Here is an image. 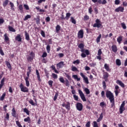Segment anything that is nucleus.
<instances>
[{
	"label": "nucleus",
	"instance_id": "14",
	"mask_svg": "<svg viewBox=\"0 0 127 127\" xmlns=\"http://www.w3.org/2000/svg\"><path fill=\"white\" fill-rule=\"evenodd\" d=\"M15 40L18 41V42H21L22 41V38H21V35L18 34L15 38Z\"/></svg>",
	"mask_w": 127,
	"mask_h": 127
},
{
	"label": "nucleus",
	"instance_id": "46",
	"mask_svg": "<svg viewBox=\"0 0 127 127\" xmlns=\"http://www.w3.org/2000/svg\"><path fill=\"white\" fill-rule=\"evenodd\" d=\"M70 19L72 23H73V24H76V20L74 19V17H71Z\"/></svg>",
	"mask_w": 127,
	"mask_h": 127
},
{
	"label": "nucleus",
	"instance_id": "47",
	"mask_svg": "<svg viewBox=\"0 0 127 127\" xmlns=\"http://www.w3.org/2000/svg\"><path fill=\"white\" fill-rule=\"evenodd\" d=\"M48 84H49V85L50 88H52V86H53V81H52V80H49V81H48Z\"/></svg>",
	"mask_w": 127,
	"mask_h": 127
},
{
	"label": "nucleus",
	"instance_id": "60",
	"mask_svg": "<svg viewBox=\"0 0 127 127\" xmlns=\"http://www.w3.org/2000/svg\"><path fill=\"white\" fill-rule=\"evenodd\" d=\"M93 127H99V126L98 125V123H97V122H93Z\"/></svg>",
	"mask_w": 127,
	"mask_h": 127
},
{
	"label": "nucleus",
	"instance_id": "12",
	"mask_svg": "<svg viewBox=\"0 0 127 127\" xmlns=\"http://www.w3.org/2000/svg\"><path fill=\"white\" fill-rule=\"evenodd\" d=\"M65 66V64H64V62H61L57 64V67L58 69H61L63 68Z\"/></svg>",
	"mask_w": 127,
	"mask_h": 127
},
{
	"label": "nucleus",
	"instance_id": "4",
	"mask_svg": "<svg viewBox=\"0 0 127 127\" xmlns=\"http://www.w3.org/2000/svg\"><path fill=\"white\" fill-rule=\"evenodd\" d=\"M19 88L21 89V92H23L24 93H28V88L26 86H24L23 84L21 83L19 85Z\"/></svg>",
	"mask_w": 127,
	"mask_h": 127
},
{
	"label": "nucleus",
	"instance_id": "19",
	"mask_svg": "<svg viewBox=\"0 0 127 127\" xmlns=\"http://www.w3.org/2000/svg\"><path fill=\"white\" fill-rule=\"evenodd\" d=\"M36 73L37 75L38 81L39 82H41V78H40V74L39 73V71H38V70L36 69Z\"/></svg>",
	"mask_w": 127,
	"mask_h": 127
},
{
	"label": "nucleus",
	"instance_id": "13",
	"mask_svg": "<svg viewBox=\"0 0 127 127\" xmlns=\"http://www.w3.org/2000/svg\"><path fill=\"white\" fill-rule=\"evenodd\" d=\"M125 10V8L124 7L119 6L117 7L116 9H115V12H124V11Z\"/></svg>",
	"mask_w": 127,
	"mask_h": 127
},
{
	"label": "nucleus",
	"instance_id": "64",
	"mask_svg": "<svg viewBox=\"0 0 127 127\" xmlns=\"http://www.w3.org/2000/svg\"><path fill=\"white\" fill-rule=\"evenodd\" d=\"M27 60L28 61H31L32 60H33V58L29 56L27 57Z\"/></svg>",
	"mask_w": 127,
	"mask_h": 127
},
{
	"label": "nucleus",
	"instance_id": "57",
	"mask_svg": "<svg viewBox=\"0 0 127 127\" xmlns=\"http://www.w3.org/2000/svg\"><path fill=\"white\" fill-rule=\"evenodd\" d=\"M24 7L26 10H29V6L27 4H24Z\"/></svg>",
	"mask_w": 127,
	"mask_h": 127
},
{
	"label": "nucleus",
	"instance_id": "24",
	"mask_svg": "<svg viewBox=\"0 0 127 127\" xmlns=\"http://www.w3.org/2000/svg\"><path fill=\"white\" fill-rule=\"evenodd\" d=\"M103 118H104V116H103V113H101L100 115V117L97 119V122L100 123V122H101V121H102L103 120Z\"/></svg>",
	"mask_w": 127,
	"mask_h": 127
},
{
	"label": "nucleus",
	"instance_id": "34",
	"mask_svg": "<svg viewBox=\"0 0 127 127\" xmlns=\"http://www.w3.org/2000/svg\"><path fill=\"white\" fill-rule=\"evenodd\" d=\"M109 73L107 72H105L103 73V79L104 78H109Z\"/></svg>",
	"mask_w": 127,
	"mask_h": 127
},
{
	"label": "nucleus",
	"instance_id": "55",
	"mask_svg": "<svg viewBox=\"0 0 127 127\" xmlns=\"http://www.w3.org/2000/svg\"><path fill=\"white\" fill-rule=\"evenodd\" d=\"M16 124L18 127H22V126H21V124H20V122H19L18 121H16Z\"/></svg>",
	"mask_w": 127,
	"mask_h": 127
},
{
	"label": "nucleus",
	"instance_id": "52",
	"mask_svg": "<svg viewBox=\"0 0 127 127\" xmlns=\"http://www.w3.org/2000/svg\"><path fill=\"white\" fill-rule=\"evenodd\" d=\"M5 79H6L5 78L3 77L1 79V81H0V84L1 85H3V86L4 85V81H5Z\"/></svg>",
	"mask_w": 127,
	"mask_h": 127
},
{
	"label": "nucleus",
	"instance_id": "37",
	"mask_svg": "<svg viewBox=\"0 0 127 127\" xmlns=\"http://www.w3.org/2000/svg\"><path fill=\"white\" fill-rule=\"evenodd\" d=\"M4 118L5 121H9V114L6 113Z\"/></svg>",
	"mask_w": 127,
	"mask_h": 127
},
{
	"label": "nucleus",
	"instance_id": "35",
	"mask_svg": "<svg viewBox=\"0 0 127 127\" xmlns=\"http://www.w3.org/2000/svg\"><path fill=\"white\" fill-rule=\"evenodd\" d=\"M70 16H71V13H70V12L66 13V16L65 17V19H66V20H68V19L70 18Z\"/></svg>",
	"mask_w": 127,
	"mask_h": 127
},
{
	"label": "nucleus",
	"instance_id": "21",
	"mask_svg": "<svg viewBox=\"0 0 127 127\" xmlns=\"http://www.w3.org/2000/svg\"><path fill=\"white\" fill-rule=\"evenodd\" d=\"M24 122L30 124V123H31V119H30V117H27L26 118L24 119Z\"/></svg>",
	"mask_w": 127,
	"mask_h": 127
},
{
	"label": "nucleus",
	"instance_id": "63",
	"mask_svg": "<svg viewBox=\"0 0 127 127\" xmlns=\"http://www.w3.org/2000/svg\"><path fill=\"white\" fill-rule=\"evenodd\" d=\"M41 34L43 37H45V32L43 30L41 31Z\"/></svg>",
	"mask_w": 127,
	"mask_h": 127
},
{
	"label": "nucleus",
	"instance_id": "1",
	"mask_svg": "<svg viewBox=\"0 0 127 127\" xmlns=\"http://www.w3.org/2000/svg\"><path fill=\"white\" fill-rule=\"evenodd\" d=\"M78 48L81 50V52H82L81 54V57L82 58H86L87 56L90 55V51L89 50H85L84 49V47H85V45L83 43H80L78 45Z\"/></svg>",
	"mask_w": 127,
	"mask_h": 127
},
{
	"label": "nucleus",
	"instance_id": "39",
	"mask_svg": "<svg viewBox=\"0 0 127 127\" xmlns=\"http://www.w3.org/2000/svg\"><path fill=\"white\" fill-rule=\"evenodd\" d=\"M28 102L32 106H35V103H34L32 99H30Z\"/></svg>",
	"mask_w": 127,
	"mask_h": 127
},
{
	"label": "nucleus",
	"instance_id": "5",
	"mask_svg": "<svg viewBox=\"0 0 127 127\" xmlns=\"http://www.w3.org/2000/svg\"><path fill=\"white\" fill-rule=\"evenodd\" d=\"M125 105L126 102L123 101L119 108V112L120 114H123V113H124V111H126V108L125 107Z\"/></svg>",
	"mask_w": 127,
	"mask_h": 127
},
{
	"label": "nucleus",
	"instance_id": "3",
	"mask_svg": "<svg viewBox=\"0 0 127 127\" xmlns=\"http://www.w3.org/2000/svg\"><path fill=\"white\" fill-rule=\"evenodd\" d=\"M93 27H97V28H102L103 27V25H102V22L101 20L99 19H96L95 20V23L93 25Z\"/></svg>",
	"mask_w": 127,
	"mask_h": 127
},
{
	"label": "nucleus",
	"instance_id": "17",
	"mask_svg": "<svg viewBox=\"0 0 127 127\" xmlns=\"http://www.w3.org/2000/svg\"><path fill=\"white\" fill-rule=\"evenodd\" d=\"M25 33V39L26 40H27V41H29V40H30V37H29V34L28 33H27V31H25L24 32Z\"/></svg>",
	"mask_w": 127,
	"mask_h": 127
},
{
	"label": "nucleus",
	"instance_id": "50",
	"mask_svg": "<svg viewBox=\"0 0 127 127\" xmlns=\"http://www.w3.org/2000/svg\"><path fill=\"white\" fill-rule=\"evenodd\" d=\"M52 78H53V79H57V78H58V75H57V74L55 73H52Z\"/></svg>",
	"mask_w": 127,
	"mask_h": 127
},
{
	"label": "nucleus",
	"instance_id": "61",
	"mask_svg": "<svg viewBox=\"0 0 127 127\" xmlns=\"http://www.w3.org/2000/svg\"><path fill=\"white\" fill-rule=\"evenodd\" d=\"M100 106L101 108H104V106H106V104H105L104 102H102L100 103Z\"/></svg>",
	"mask_w": 127,
	"mask_h": 127
},
{
	"label": "nucleus",
	"instance_id": "38",
	"mask_svg": "<svg viewBox=\"0 0 127 127\" xmlns=\"http://www.w3.org/2000/svg\"><path fill=\"white\" fill-rule=\"evenodd\" d=\"M90 17L88 15H85L83 17L84 21H86V20H89Z\"/></svg>",
	"mask_w": 127,
	"mask_h": 127
},
{
	"label": "nucleus",
	"instance_id": "58",
	"mask_svg": "<svg viewBox=\"0 0 127 127\" xmlns=\"http://www.w3.org/2000/svg\"><path fill=\"white\" fill-rule=\"evenodd\" d=\"M18 8H19V10H20L21 11H23V7L22 6V4L19 5L18 6Z\"/></svg>",
	"mask_w": 127,
	"mask_h": 127
},
{
	"label": "nucleus",
	"instance_id": "2",
	"mask_svg": "<svg viewBox=\"0 0 127 127\" xmlns=\"http://www.w3.org/2000/svg\"><path fill=\"white\" fill-rule=\"evenodd\" d=\"M106 96L110 100L111 103V107L114 108L115 107V97L114 94L110 91L107 90L106 92Z\"/></svg>",
	"mask_w": 127,
	"mask_h": 127
},
{
	"label": "nucleus",
	"instance_id": "20",
	"mask_svg": "<svg viewBox=\"0 0 127 127\" xmlns=\"http://www.w3.org/2000/svg\"><path fill=\"white\" fill-rule=\"evenodd\" d=\"M28 79H29V76H27L25 78V81L26 82V86L27 87H29L30 85V83H29V81L28 80Z\"/></svg>",
	"mask_w": 127,
	"mask_h": 127
},
{
	"label": "nucleus",
	"instance_id": "28",
	"mask_svg": "<svg viewBox=\"0 0 127 127\" xmlns=\"http://www.w3.org/2000/svg\"><path fill=\"white\" fill-rule=\"evenodd\" d=\"M5 96H6V93L4 92L0 98V101H3L4 100V98H5Z\"/></svg>",
	"mask_w": 127,
	"mask_h": 127
},
{
	"label": "nucleus",
	"instance_id": "16",
	"mask_svg": "<svg viewBox=\"0 0 127 127\" xmlns=\"http://www.w3.org/2000/svg\"><path fill=\"white\" fill-rule=\"evenodd\" d=\"M112 50L113 52H114V53H116V52H118V47H117V45H113L111 47Z\"/></svg>",
	"mask_w": 127,
	"mask_h": 127
},
{
	"label": "nucleus",
	"instance_id": "41",
	"mask_svg": "<svg viewBox=\"0 0 127 127\" xmlns=\"http://www.w3.org/2000/svg\"><path fill=\"white\" fill-rule=\"evenodd\" d=\"M84 91L85 92L86 95H89L90 94V90H89L88 88H84Z\"/></svg>",
	"mask_w": 127,
	"mask_h": 127
},
{
	"label": "nucleus",
	"instance_id": "22",
	"mask_svg": "<svg viewBox=\"0 0 127 127\" xmlns=\"http://www.w3.org/2000/svg\"><path fill=\"white\" fill-rule=\"evenodd\" d=\"M5 64L9 70H11V64H10V63L8 61H5Z\"/></svg>",
	"mask_w": 127,
	"mask_h": 127
},
{
	"label": "nucleus",
	"instance_id": "30",
	"mask_svg": "<svg viewBox=\"0 0 127 127\" xmlns=\"http://www.w3.org/2000/svg\"><path fill=\"white\" fill-rule=\"evenodd\" d=\"M122 41H123V36H119L117 38V42L118 43H119V44H121Z\"/></svg>",
	"mask_w": 127,
	"mask_h": 127
},
{
	"label": "nucleus",
	"instance_id": "9",
	"mask_svg": "<svg viewBox=\"0 0 127 127\" xmlns=\"http://www.w3.org/2000/svg\"><path fill=\"white\" fill-rule=\"evenodd\" d=\"M77 37L80 39V38H83L84 37V31L83 29L79 30L77 33Z\"/></svg>",
	"mask_w": 127,
	"mask_h": 127
},
{
	"label": "nucleus",
	"instance_id": "43",
	"mask_svg": "<svg viewBox=\"0 0 127 127\" xmlns=\"http://www.w3.org/2000/svg\"><path fill=\"white\" fill-rule=\"evenodd\" d=\"M58 96H59V93L58 92H57L55 94V96L54 97V101H56V100H57V98H58Z\"/></svg>",
	"mask_w": 127,
	"mask_h": 127
},
{
	"label": "nucleus",
	"instance_id": "45",
	"mask_svg": "<svg viewBox=\"0 0 127 127\" xmlns=\"http://www.w3.org/2000/svg\"><path fill=\"white\" fill-rule=\"evenodd\" d=\"M29 18H31V15H27L24 18V20H27Z\"/></svg>",
	"mask_w": 127,
	"mask_h": 127
},
{
	"label": "nucleus",
	"instance_id": "33",
	"mask_svg": "<svg viewBox=\"0 0 127 127\" xmlns=\"http://www.w3.org/2000/svg\"><path fill=\"white\" fill-rule=\"evenodd\" d=\"M116 65H117V66H121V65H122V62H121V60H116Z\"/></svg>",
	"mask_w": 127,
	"mask_h": 127
},
{
	"label": "nucleus",
	"instance_id": "42",
	"mask_svg": "<svg viewBox=\"0 0 127 127\" xmlns=\"http://www.w3.org/2000/svg\"><path fill=\"white\" fill-rule=\"evenodd\" d=\"M50 45H48L46 47V50L48 53H50Z\"/></svg>",
	"mask_w": 127,
	"mask_h": 127
},
{
	"label": "nucleus",
	"instance_id": "7",
	"mask_svg": "<svg viewBox=\"0 0 127 127\" xmlns=\"http://www.w3.org/2000/svg\"><path fill=\"white\" fill-rule=\"evenodd\" d=\"M80 75L82 78H83L84 83H85V84H89V79H88V77L86 76L82 72H80Z\"/></svg>",
	"mask_w": 127,
	"mask_h": 127
},
{
	"label": "nucleus",
	"instance_id": "48",
	"mask_svg": "<svg viewBox=\"0 0 127 127\" xmlns=\"http://www.w3.org/2000/svg\"><path fill=\"white\" fill-rule=\"evenodd\" d=\"M59 81L61 82V83H63V84L65 83V80H64V78L62 77L59 78Z\"/></svg>",
	"mask_w": 127,
	"mask_h": 127
},
{
	"label": "nucleus",
	"instance_id": "23",
	"mask_svg": "<svg viewBox=\"0 0 127 127\" xmlns=\"http://www.w3.org/2000/svg\"><path fill=\"white\" fill-rule=\"evenodd\" d=\"M31 73V66H28V71L27 72V76L28 77H29Z\"/></svg>",
	"mask_w": 127,
	"mask_h": 127
},
{
	"label": "nucleus",
	"instance_id": "54",
	"mask_svg": "<svg viewBox=\"0 0 127 127\" xmlns=\"http://www.w3.org/2000/svg\"><path fill=\"white\" fill-rule=\"evenodd\" d=\"M88 12L90 13V14H92V12H93V9L92 8V6H90L88 8Z\"/></svg>",
	"mask_w": 127,
	"mask_h": 127
},
{
	"label": "nucleus",
	"instance_id": "8",
	"mask_svg": "<svg viewBox=\"0 0 127 127\" xmlns=\"http://www.w3.org/2000/svg\"><path fill=\"white\" fill-rule=\"evenodd\" d=\"M76 110L77 111H79V112H81L83 110V104L80 102H78L76 104Z\"/></svg>",
	"mask_w": 127,
	"mask_h": 127
},
{
	"label": "nucleus",
	"instance_id": "27",
	"mask_svg": "<svg viewBox=\"0 0 127 127\" xmlns=\"http://www.w3.org/2000/svg\"><path fill=\"white\" fill-rule=\"evenodd\" d=\"M8 30H9V31H11V32H15V31H16V30H15V29L14 28H13V27L9 26L8 27Z\"/></svg>",
	"mask_w": 127,
	"mask_h": 127
},
{
	"label": "nucleus",
	"instance_id": "59",
	"mask_svg": "<svg viewBox=\"0 0 127 127\" xmlns=\"http://www.w3.org/2000/svg\"><path fill=\"white\" fill-rule=\"evenodd\" d=\"M36 22L37 24H39V23H40V18L39 17H37L36 19Z\"/></svg>",
	"mask_w": 127,
	"mask_h": 127
},
{
	"label": "nucleus",
	"instance_id": "56",
	"mask_svg": "<svg viewBox=\"0 0 127 127\" xmlns=\"http://www.w3.org/2000/svg\"><path fill=\"white\" fill-rule=\"evenodd\" d=\"M42 58H45V57H47V53L46 52H44L42 55Z\"/></svg>",
	"mask_w": 127,
	"mask_h": 127
},
{
	"label": "nucleus",
	"instance_id": "10",
	"mask_svg": "<svg viewBox=\"0 0 127 127\" xmlns=\"http://www.w3.org/2000/svg\"><path fill=\"white\" fill-rule=\"evenodd\" d=\"M70 102H67L66 104L65 103H64L62 104V107H65V109L68 111H70L71 107L70 106Z\"/></svg>",
	"mask_w": 127,
	"mask_h": 127
},
{
	"label": "nucleus",
	"instance_id": "44",
	"mask_svg": "<svg viewBox=\"0 0 127 127\" xmlns=\"http://www.w3.org/2000/svg\"><path fill=\"white\" fill-rule=\"evenodd\" d=\"M71 70L73 71V72H77L78 71V68L76 67L75 66H72Z\"/></svg>",
	"mask_w": 127,
	"mask_h": 127
},
{
	"label": "nucleus",
	"instance_id": "40",
	"mask_svg": "<svg viewBox=\"0 0 127 127\" xmlns=\"http://www.w3.org/2000/svg\"><path fill=\"white\" fill-rule=\"evenodd\" d=\"M65 77L67 78L69 81H71V80H72V78H71V76L69 75V74L65 73Z\"/></svg>",
	"mask_w": 127,
	"mask_h": 127
},
{
	"label": "nucleus",
	"instance_id": "25",
	"mask_svg": "<svg viewBox=\"0 0 127 127\" xmlns=\"http://www.w3.org/2000/svg\"><path fill=\"white\" fill-rule=\"evenodd\" d=\"M104 68L106 69V71H107V72H110V71H111V69H110V66L107 64H105Z\"/></svg>",
	"mask_w": 127,
	"mask_h": 127
},
{
	"label": "nucleus",
	"instance_id": "6",
	"mask_svg": "<svg viewBox=\"0 0 127 127\" xmlns=\"http://www.w3.org/2000/svg\"><path fill=\"white\" fill-rule=\"evenodd\" d=\"M78 93L80 95V97L81 100L83 101V102H86L87 99H86V97H85V95L84 94V93H83L82 90L79 89L78 90Z\"/></svg>",
	"mask_w": 127,
	"mask_h": 127
},
{
	"label": "nucleus",
	"instance_id": "32",
	"mask_svg": "<svg viewBox=\"0 0 127 127\" xmlns=\"http://www.w3.org/2000/svg\"><path fill=\"white\" fill-rule=\"evenodd\" d=\"M23 112H24V113H26V115H27L28 116H29V115H30L29 113L30 112L26 108H25L23 109Z\"/></svg>",
	"mask_w": 127,
	"mask_h": 127
},
{
	"label": "nucleus",
	"instance_id": "31",
	"mask_svg": "<svg viewBox=\"0 0 127 127\" xmlns=\"http://www.w3.org/2000/svg\"><path fill=\"white\" fill-rule=\"evenodd\" d=\"M101 38H102V34H100L98 37L96 39L97 43H99L101 41Z\"/></svg>",
	"mask_w": 127,
	"mask_h": 127
},
{
	"label": "nucleus",
	"instance_id": "49",
	"mask_svg": "<svg viewBox=\"0 0 127 127\" xmlns=\"http://www.w3.org/2000/svg\"><path fill=\"white\" fill-rule=\"evenodd\" d=\"M121 26L123 29H127V26H126V24L124 22L121 23Z\"/></svg>",
	"mask_w": 127,
	"mask_h": 127
},
{
	"label": "nucleus",
	"instance_id": "36",
	"mask_svg": "<svg viewBox=\"0 0 127 127\" xmlns=\"http://www.w3.org/2000/svg\"><path fill=\"white\" fill-rule=\"evenodd\" d=\"M60 29H61V27L59 25H57L56 27V32H59L60 31Z\"/></svg>",
	"mask_w": 127,
	"mask_h": 127
},
{
	"label": "nucleus",
	"instance_id": "51",
	"mask_svg": "<svg viewBox=\"0 0 127 127\" xmlns=\"http://www.w3.org/2000/svg\"><path fill=\"white\" fill-rule=\"evenodd\" d=\"M73 64H80V60H76V61H74L73 62Z\"/></svg>",
	"mask_w": 127,
	"mask_h": 127
},
{
	"label": "nucleus",
	"instance_id": "53",
	"mask_svg": "<svg viewBox=\"0 0 127 127\" xmlns=\"http://www.w3.org/2000/svg\"><path fill=\"white\" fill-rule=\"evenodd\" d=\"M30 57H32L33 59L35 57V54L33 52H31L30 54Z\"/></svg>",
	"mask_w": 127,
	"mask_h": 127
},
{
	"label": "nucleus",
	"instance_id": "15",
	"mask_svg": "<svg viewBox=\"0 0 127 127\" xmlns=\"http://www.w3.org/2000/svg\"><path fill=\"white\" fill-rule=\"evenodd\" d=\"M4 40L5 42H6L7 44H9V38H8V36H7V33L4 34Z\"/></svg>",
	"mask_w": 127,
	"mask_h": 127
},
{
	"label": "nucleus",
	"instance_id": "62",
	"mask_svg": "<svg viewBox=\"0 0 127 127\" xmlns=\"http://www.w3.org/2000/svg\"><path fill=\"white\" fill-rule=\"evenodd\" d=\"M86 127H91V122L90 121L88 122L86 125H85Z\"/></svg>",
	"mask_w": 127,
	"mask_h": 127
},
{
	"label": "nucleus",
	"instance_id": "11",
	"mask_svg": "<svg viewBox=\"0 0 127 127\" xmlns=\"http://www.w3.org/2000/svg\"><path fill=\"white\" fill-rule=\"evenodd\" d=\"M11 116L13 118H18V114L16 113V111H15V108H13L11 110Z\"/></svg>",
	"mask_w": 127,
	"mask_h": 127
},
{
	"label": "nucleus",
	"instance_id": "26",
	"mask_svg": "<svg viewBox=\"0 0 127 127\" xmlns=\"http://www.w3.org/2000/svg\"><path fill=\"white\" fill-rule=\"evenodd\" d=\"M72 78H74L75 80H77V81H80L81 78L78 77V75L76 74L72 75Z\"/></svg>",
	"mask_w": 127,
	"mask_h": 127
},
{
	"label": "nucleus",
	"instance_id": "18",
	"mask_svg": "<svg viewBox=\"0 0 127 127\" xmlns=\"http://www.w3.org/2000/svg\"><path fill=\"white\" fill-rule=\"evenodd\" d=\"M116 83L118 85H120V86H121V87H122V88H125V84L124 83H123V82H122V81H121L120 80H117L116 81Z\"/></svg>",
	"mask_w": 127,
	"mask_h": 127
},
{
	"label": "nucleus",
	"instance_id": "29",
	"mask_svg": "<svg viewBox=\"0 0 127 127\" xmlns=\"http://www.w3.org/2000/svg\"><path fill=\"white\" fill-rule=\"evenodd\" d=\"M9 0H5L3 2L2 5L3 7H5L7 4H8Z\"/></svg>",
	"mask_w": 127,
	"mask_h": 127
}]
</instances>
